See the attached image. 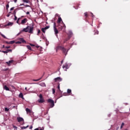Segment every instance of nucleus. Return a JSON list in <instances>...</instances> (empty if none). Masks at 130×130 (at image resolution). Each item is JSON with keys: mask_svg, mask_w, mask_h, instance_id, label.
<instances>
[{"mask_svg": "<svg viewBox=\"0 0 130 130\" xmlns=\"http://www.w3.org/2000/svg\"><path fill=\"white\" fill-rule=\"evenodd\" d=\"M68 64H65L62 66V69H65V70H68Z\"/></svg>", "mask_w": 130, "mask_h": 130, "instance_id": "13", "label": "nucleus"}, {"mask_svg": "<svg viewBox=\"0 0 130 130\" xmlns=\"http://www.w3.org/2000/svg\"><path fill=\"white\" fill-rule=\"evenodd\" d=\"M48 102L49 103H50V107H51V108H52V107H53V106H54V101L53 100L49 99L48 100Z\"/></svg>", "mask_w": 130, "mask_h": 130, "instance_id": "5", "label": "nucleus"}, {"mask_svg": "<svg viewBox=\"0 0 130 130\" xmlns=\"http://www.w3.org/2000/svg\"><path fill=\"white\" fill-rule=\"evenodd\" d=\"M30 129H32V128H33V126H30V127H29Z\"/></svg>", "mask_w": 130, "mask_h": 130, "instance_id": "47", "label": "nucleus"}, {"mask_svg": "<svg viewBox=\"0 0 130 130\" xmlns=\"http://www.w3.org/2000/svg\"><path fill=\"white\" fill-rule=\"evenodd\" d=\"M23 3H25L26 4H29L30 1L29 0H22Z\"/></svg>", "mask_w": 130, "mask_h": 130, "instance_id": "17", "label": "nucleus"}, {"mask_svg": "<svg viewBox=\"0 0 130 130\" xmlns=\"http://www.w3.org/2000/svg\"><path fill=\"white\" fill-rule=\"evenodd\" d=\"M1 35L2 36V37H4L5 39H7V37H6V36H5V35H4L3 34H1Z\"/></svg>", "mask_w": 130, "mask_h": 130, "instance_id": "31", "label": "nucleus"}, {"mask_svg": "<svg viewBox=\"0 0 130 130\" xmlns=\"http://www.w3.org/2000/svg\"><path fill=\"white\" fill-rule=\"evenodd\" d=\"M9 110H10V109H8V108H5V111H6L7 112H8V111H9Z\"/></svg>", "mask_w": 130, "mask_h": 130, "instance_id": "29", "label": "nucleus"}, {"mask_svg": "<svg viewBox=\"0 0 130 130\" xmlns=\"http://www.w3.org/2000/svg\"><path fill=\"white\" fill-rule=\"evenodd\" d=\"M7 51L8 53V52H12V49H8V50H7Z\"/></svg>", "mask_w": 130, "mask_h": 130, "instance_id": "32", "label": "nucleus"}, {"mask_svg": "<svg viewBox=\"0 0 130 130\" xmlns=\"http://www.w3.org/2000/svg\"><path fill=\"white\" fill-rule=\"evenodd\" d=\"M62 50V53L65 55H67L68 54V51H69V50L67 51V49H66L64 47L61 46H58L56 48V51H57V50Z\"/></svg>", "mask_w": 130, "mask_h": 130, "instance_id": "1", "label": "nucleus"}, {"mask_svg": "<svg viewBox=\"0 0 130 130\" xmlns=\"http://www.w3.org/2000/svg\"><path fill=\"white\" fill-rule=\"evenodd\" d=\"M62 21V19H61V17H59L57 21L58 24H60V22H61Z\"/></svg>", "mask_w": 130, "mask_h": 130, "instance_id": "14", "label": "nucleus"}, {"mask_svg": "<svg viewBox=\"0 0 130 130\" xmlns=\"http://www.w3.org/2000/svg\"><path fill=\"white\" fill-rule=\"evenodd\" d=\"M44 28L46 30H47V29H49V26H47L45 27Z\"/></svg>", "mask_w": 130, "mask_h": 130, "instance_id": "34", "label": "nucleus"}, {"mask_svg": "<svg viewBox=\"0 0 130 130\" xmlns=\"http://www.w3.org/2000/svg\"><path fill=\"white\" fill-rule=\"evenodd\" d=\"M16 44H21V42L19 41H18L16 42Z\"/></svg>", "mask_w": 130, "mask_h": 130, "instance_id": "36", "label": "nucleus"}, {"mask_svg": "<svg viewBox=\"0 0 130 130\" xmlns=\"http://www.w3.org/2000/svg\"><path fill=\"white\" fill-rule=\"evenodd\" d=\"M15 9V7H12L10 9V11H13Z\"/></svg>", "mask_w": 130, "mask_h": 130, "instance_id": "42", "label": "nucleus"}, {"mask_svg": "<svg viewBox=\"0 0 130 130\" xmlns=\"http://www.w3.org/2000/svg\"><path fill=\"white\" fill-rule=\"evenodd\" d=\"M25 7H29V5H26Z\"/></svg>", "mask_w": 130, "mask_h": 130, "instance_id": "59", "label": "nucleus"}, {"mask_svg": "<svg viewBox=\"0 0 130 130\" xmlns=\"http://www.w3.org/2000/svg\"><path fill=\"white\" fill-rule=\"evenodd\" d=\"M61 81H62V78L60 77H57L54 78L55 82H61Z\"/></svg>", "mask_w": 130, "mask_h": 130, "instance_id": "6", "label": "nucleus"}, {"mask_svg": "<svg viewBox=\"0 0 130 130\" xmlns=\"http://www.w3.org/2000/svg\"><path fill=\"white\" fill-rule=\"evenodd\" d=\"M20 6H24V4H21L20 5Z\"/></svg>", "mask_w": 130, "mask_h": 130, "instance_id": "55", "label": "nucleus"}, {"mask_svg": "<svg viewBox=\"0 0 130 130\" xmlns=\"http://www.w3.org/2000/svg\"><path fill=\"white\" fill-rule=\"evenodd\" d=\"M30 46H35V45L32 44H30Z\"/></svg>", "mask_w": 130, "mask_h": 130, "instance_id": "46", "label": "nucleus"}, {"mask_svg": "<svg viewBox=\"0 0 130 130\" xmlns=\"http://www.w3.org/2000/svg\"><path fill=\"white\" fill-rule=\"evenodd\" d=\"M17 0H14V3H17Z\"/></svg>", "mask_w": 130, "mask_h": 130, "instance_id": "57", "label": "nucleus"}, {"mask_svg": "<svg viewBox=\"0 0 130 130\" xmlns=\"http://www.w3.org/2000/svg\"><path fill=\"white\" fill-rule=\"evenodd\" d=\"M63 28H64V29H66V25H64V24L62 23L60 24H58V29L59 31H61V30H62Z\"/></svg>", "mask_w": 130, "mask_h": 130, "instance_id": "3", "label": "nucleus"}, {"mask_svg": "<svg viewBox=\"0 0 130 130\" xmlns=\"http://www.w3.org/2000/svg\"><path fill=\"white\" fill-rule=\"evenodd\" d=\"M11 87L13 89H16V88L15 87V86H14L13 85H11Z\"/></svg>", "mask_w": 130, "mask_h": 130, "instance_id": "45", "label": "nucleus"}, {"mask_svg": "<svg viewBox=\"0 0 130 130\" xmlns=\"http://www.w3.org/2000/svg\"><path fill=\"white\" fill-rule=\"evenodd\" d=\"M34 130H39V129L38 128H37L35 129Z\"/></svg>", "mask_w": 130, "mask_h": 130, "instance_id": "56", "label": "nucleus"}, {"mask_svg": "<svg viewBox=\"0 0 130 130\" xmlns=\"http://www.w3.org/2000/svg\"><path fill=\"white\" fill-rule=\"evenodd\" d=\"M91 17L92 18H94V14H93V13H91Z\"/></svg>", "mask_w": 130, "mask_h": 130, "instance_id": "43", "label": "nucleus"}, {"mask_svg": "<svg viewBox=\"0 0 130 130\" xmlns=\"http://www.w3.org/2000/svg\"><path fill=\"white\" fill-rule=\"evenodd\" d=\"M9 7H10V5L9 4H7L6 5V10H9Z\"/></svg>", "mask_w": 130, "mask_h": 130, "instance_id": "25", "label": "nucleus"}, {"mask_svg": "<svg viewBox=\"0 0 130 130\" xmlns=\"http://www.w3.org/2000/svg\"><path fill=\"white\" fill-rule=\"evenodd\" d=\"M84 16L85 17V20L88 18V12L84 13Z\"/></svg>", "mask_w": 130, "mask_h": 130, "instance_id": "19", "label": "nucleus"}, {"mask_svg": "<svg viewBox=\"0 0 130 130\" xmlns=\"http://www.w3.org/2000/svg\"><path fill=\"white\" fill-rule=\"evenodd\" d=\"M2 48H5V45H3Z\"/></svg>", "mask_w": 130, "mask_h": 130, "instance_id": "53", "label": "nucleus"}, {"mask_svg": "<svg viewBox=\"0 0 130 130\" xmlns=\"http://www.w3.org/2000/svg\"><path fill=\"white\" fill-rule=\"evenodd\" d=\"M66 41H68V39H66L64 42H66Z\"/></svg>", "mask_w": 130, "mask_h": 130, "instance_id": "58", "label": "nucleus"}, {"mask_svg": "<svg viewBox=\"0 0 130 130\" xmlns=\"http://www.w3.org/2000/svg\"><path fill=\"white\" fill-rule=\"evenodd\" d=\"M13 62H14V60H11L9 61L8 62H6V63L8 66H11V63H13Z\"/></svg>", "mask_w": 130, "mask_h": 130, "instance_id": "11", "label": "nucleus"}, {"mask_svg": "<svg viewBox=\"0 0 130 130\" xmlns=\"http://www.w3.org/2000/svg\"><path fill=\"white\" fill-rule=\"evenodd\" d=\"M57 89L58 90H60V87H59V83H58V86H57Z\"/></svg>", "mask_w": 130, "mask_h": 130, "instance_id": "40", "label": "nucleus"}, {"mask_svg": "<svg viewBox=\"0 0 130 130\" xmlns=\"http://www.w3.org/2000/svg\"><path fill=\"white\" fill-rule=\"evenodd\" d=\"M10 14H7V17H10Z\"/></svg>", "mask_w": 130, "mask_h": 130, "instance_id": "49", "label": "nucleus"}, {"mask_svg": "<svg viewBox=\"0 0 130 130\" xmlns=\"http://www.w3.org/2000/svg\"><path fill=\"white\" fill-rule=\"evenodd\" d=\"M20 42H21V44L22 43H26V41H25V40H24V39L23 38H20L19 39Z\"/></svg>", "mask_w": 130, "mask_h": 130, "instance_id": "9", "label": "nucleus"}, {"mask_svg": "<svg viewBox=\"0 0 130 130\" xmlns=\"http://www.w3.org/2000/svg\"><path fill=\"white\" fill-rule=\"evenodd\" d=\"M25 110L27 113H31V110H30L29 109L26 108Z\"/></svg>", "mask_w": 130, "mask_h": 130, "instance_id": "16", "label": "nucleus"}, {"mask_svg": "<svg viewBox=\"0 0 130 130\" xmlns=\"http://www.w3.org/2000/svg\"><path fill=\"white\" fill-rule=\"evenodd\" d=\"M40 130H43V129H40Z\"/></svg>", "mask_w": 130, "mask_h": 130, "instance_id": "62", "label": "nucleus"}, {"mask_svg": "<svg viewBox=\"0 0 130 130\" xmlns=\"http://www.w3.org/2000/svg\"><path fill=\"white\" fill-rule=\"evenodd\" d=\"M27 18H24L23 20L21 21V24L22 25H24L27 22Z\"/></svg>", "mask_w": 130, "mask_h": 130, "instance_id": "10", "label": "nucleus"}, {"mask_svg": "<svg viewBox=\"0 0 130 130\" xmlns=\"http://www.w3.org/2000/svg\"><path fill=\"white\" fill-rule=\"evenodd\" d=\"M39 98L38 101L39 103H44V102H45V101H44V99H43V96H42V94H40Z\"/></svg>", "mask_w": 130, "mask_h": 130, "instance_id": "4", "label": "nucleus"}, {"mask_svg": "<svg viewBox=\"0 0 130 130\" xmlns=\"http://www.w3.org/2000/svg\"><path fill=\"white\" fill-rule=\"evenodd\" d=\"M26 48H27V49H29V50H32V49L31 48V46L29 45H27Z\"/></svg>", "mask_w": 130, "mask_h": 130, "instance_id": "20", "label": "nucleus"}, {"mask_svg": "<svg viewBox=\"0 0 130 130\" xmlns=\"http://www.w3.org/2000/svg\"><path fill=\"white\" fill-rule=\"evenodd\" d=\"M14 127H15V128H17V126H14Z\"/></svg>", "mask_w": 130, "mask_h": 130, "instance_id": "61", "label": "nucleus"}, {"mask_svg": "<svg viewBox=\"0 0 130 130\" xmlns=\"http://www.w3.org/2000/svg\"><path fill=\"white\" fill-rule=\"evenodd\" d=\"M96 34L97 35H98V34H99V31H98V30H96V31H95V33H94V35H96Z\"/></svg>", "mask_w": 130, "mask_h": 130, "instance_id": "28", "label": "nucleus"}, {"mask_svg": "<svg viewBox=\"0 0 130 130\" xmlns=\"http://www.w3.org/2000/svg\"><path fill=\"white\" fill-rule=\"evenodd\" d=\"M0 52H3V53H8V51H0Z\"/></svg>", "mask_w": 130, "mask_h": 130, "instance_id": "24", "label": "nucleus"}, {"mask_svg": "<svg viewBox=\"0 0 130 130\" xmlns=\"http://www.w3.org/2000/svg\"><path fill=\"white\" fill-rule=\"evenodd\" d=\"M36 47L37 48H39V50H40V51H41V47H40V46H36Z\"/></svg>", "mask_w": 130, "mask_h": 130, "instance_id": "23", "label": "nucleus"}, {"mask_svg": "<svg viewBox=\"0 0 130 130\" xmlns=\"http://www.w3.org/2000/svg\"><path fill=\"white\" fill-rule=\"evenodd\" d=\"M53 94H54L55 93V89L54 88L52 89Z\"/></svg>", "mask_w": 130, "mask_h": 130, "instance_id": "38", "label": "nucleus"}, {"mask_svg": "<svg viewBox=\"0 0 130 130\" xmlns=\"http://www.w3.org/2000/svg\"><path fill=\"white\" fill-rule=\"evenodd\" d=\"M74 8H75V9L76 10H78V8H79V5H77V6H76H76H74Z\"/></svg>", "mask_w": 130, "mask_h": 130, "instance_id": "33", "label": "nucleus"}, {"mask_svg": "<svg viewBox=\"0 0 130 130\" xmlns=\"http://www.w3.org/2000/svg\"><path fill=\"white\" fill-rule=\"evenodd\" d=\"M29 14H30V12H26V15H29Z\"/></svg>", "mask_w": 130, "mask_h": 130, "instance_id": "48", "label": "nucleus"}, {"mask_svg": "<svg viewBox=\"0 0 130 130\" xmlns=\"http://www.w3.org/2000/svg\"><path fill=\"white\" fill-rule=\"evenodd\" d=\"M20 20V18H18V19L17 20V21H16V23L17 24H19V20Z\"/></svg>", "mask_w": 130, "mask_h": 130, "instance_id": "44", "label": "nucleus"}, {"mask_svg": "<svg viewBox=\"0 0 130 130\" xmlns=\"http://www.w3.org/2000/svg\"><path fill=\"white\" fill-rule=\"evenodd\" d=\"M29 127V125H27L26 126H22L21 127V128H22V129H25L27 128V127Z\"/></svg>", "mask_w": 130, "mask_h": 130, "instance_id": "22", "label": "nucleus"}, {"mask_svg": "<svg viewBox=\"0 0 130 130\" xmlns=\"http://www.w3.org/2000/svg\"><path fill=\"white\" fill-rule=\"evenodd\" d=\"M7 44H10V42H6Z\"/></svg>", "mask_w": 130, "mask_h": 130, "instance_id": "50", "label": "nucleus"}, {"mask_svg": "<svg viewBox=\"0 0 130 130\" xmlns=\"http://www.w3.org/2000/svg\"><path fill=\"white\" fill-rule=\"evenodd\" d=\"M14 17H15V18H14V20H15V21H17V16H16V15H14Z\"/></svg>", "mask_w": 130, "mask_h": 130, "instance_id": "37", "label": "nucleus"}, {"mask_svg": "<svg viewBox=\"0 0 130 130\" xmlns=\"http://www.w3.org/2000/svg\"><path fill=\"white\" fill-rule=\"evenodd\" d=\"M45 29L44 28H42V31L43 33H45Z\"/></svg>", "mask_w": 130, "mask_h": 130, "instance_id": "30", "label": "nucleus"}, {"mask_svg": "<svg viewBox=\"0 0 130 130\" xmlns=\"http://www.w3.org/2000/svg\"><path fill=\"white\" fill-rule=\"evenodd\" d=\"M123 125H124V123L122 122L121 124V125L120 126L121 129V128H122V127H123Z\"/></svg>", "mask_w": 130, "mask_h": 130, "instance_id": "27", "label": "nucleus"}, {"mask_svg": "<svg viewBox=\"0 0 130 130\" xmlns=\"http://www.w3.org/2000/svg\"><path fill=\"white\" fill-rule=\"evenodd\" d=\"M25 90H27V87H25Z\"/></svg>", "mask_w": 130, "mask_h": 130, "instance_id": "60", "label": "nucleus"}, {"mask_svg": "<svg viewBox=\"0 0 130 130\" xmlns=\"http://www.w3.org/2000/svg\"><path fill=\"white\" fill-rule=\"evenodd\" d=\"M13 22H9L7 25H5V26L7 27V26H12Z\"/></svg>", "mask_w": 130, "mask_h": 130, "instance_id": "15", "label": "nucleus"}, {"mask_svg": "<svg viewBox=\"0 0 130 130\" xmlns=\"http://www.w3.org/2000/svg\"><path fill=\"white\" fill-rule=\"evenodd\" d=\"M42 79V77L39 79H37V81L38 82V81H40Z\"/></svg>", "mask_w": 130, "mask_h": 130, "instance_id": "41", "label": "nucleus"}, {"mask_svg": "<svg viewBox=\"0 0 130 130\" xmlns=\"http://www.w3.org/2000/svg\"><path fill=\"white\" fill-rule=\"evenodd\" d=\"M67 92L68 94H71V93H72V90L70 89H68L67 90Z\"/></svg>", "mask_w": 130, "mask_h": 130, "instance_id": "21", "label": "nucleus"}, {"mask_svg": "<svg viewBox=\"0 0 130 130\" xmlns=\"http://www.w3.org/2000/svg\"><path fill=\"white\" fill-rule=\"evenodd\" d=\"M61 63H62V61H61Z\"/></svg>", "mask_w": 130, "mask_h": 130, "instance_id": "63", "label": "nucleus"}, {"mask_svg": "<svg viewBox=\"0 0 130 130\" xmlns=\"http://www.w3.org/2000/svg\"><path fill=\"white\" fill-rule=\"evenodd\" d=\"M61 97H62V95H61L60 96H59V97L58 98V99H59V98H61Z\"/></svg>", "mask_w": 130, "mask_h": 130, "instance_id": "54", "label": "nucleus"}, {"mask_svg": "<svg viewBox=\"0 0 130 130\" xmlns=\"http://www.w3.org/2000/svg\"><path fill=\"white\" fill-rule=\"evenodd\" d=\"M5 48H7V49H9V48H11V46H6Z\"/></svg>", "mask_w": 130, "mask_h": 130, "instance_id": "39", "label": "nucleus"}, {"mask_svg": "<svg viewBox=\"0 0 130 130\" xmlns=\"http://www.w3.org/2000/svg\"><path fill=\"white\" fill-rule=\"evenodd\" d=\"M40 32H41V31L40 30V29H38V34H37V35H39V34H40Z\"/></svg>", "mask_w": 130, "mask_h": 130, "instance_id": "35", "label": "nucleus"}, {"mask_svg": "<svg viewBox=\"0 0 130 130\" xmlns=\"http://www.w3.org/2000/svg\"><path fill=\"white\" fill-rule=\"evenodd\" d=\"M19 98H21L22 99H24V96H23V93H20V94H19Z\"/></svg>", "mask_w": 130, "mask_h": 130, "instance_id": "18", "label": "nucleus"}, {"mask_svg": "<svg viewBox=\"0 0 130 130\" xmlns=\"http://www.w3.org/2000/svg\"><path fill=\"white\" fill-rule=\"evenodd\" d=\"M17 120L18 121V122H21V121H24V119L21 117H19L17 118Z\"/></svg>", "mask_w": 130, "mask_h": 130, "instance_id": "8", "label": "nucleus"}, {"mask_svg": "<svg viewBox=\"0 0 130 130\" xmlns=\"http://www.w3.org/2000/svg\"><path fill=\"white\" fill-rule=\"evenodd\" d=\"M10 42V44H14V43H15V41H11Z\"/></svg>", "mask_w": 130, "mask_h": 130, "instance_id": "26", "label": "nucleus"}, {"mask_svg": "<svg viewBox=\"0 0 130 130\" xmlns=\"http://www.w3.org/2000/svg\"><path fill=\"white\" fill-rule=\"evenodd\" d=\"M3 88H4V89L6 90V91H10V88H9V87H8L7 85H5Z\"/></svg>", "mask_w": 130, "mask_h": 130, "instance_id": "12", "label": "nucleus"}, {"mask_svg": "<svg viewBox=\"0 0 130 130\" xmlns=\"http://www.w3.org/2000/svg\"><path fill=\"white\" fill-rule=\"evenodd\" d=\"M54 29L55 34H58V30H57V28H56V27L55 26V22L54 23Z\"/></svg>", "mask_w": 130, "mask_h": 130, "instance_id": "7", "label": "nucleus"}, {"mask_svg": "<svg viewBox=\"0 0 130 130\" xmlns=\"http://www.w3.org/2000/svg\"><path fill=\"white\" fill-rule=\"evenodd\" d=\"M33 81H34V82H37V80L34 79Z\"/></svg>", "mask_w": 130, "mask_h": 130, "instance_id": "51", "label": "nucleus"}, {"mask_svg": "<svg viewBox=\"0 0 130 130\" xmlns=\"http://www.w3.org/2000/svg\"><path fill=\"white\" fill-rule=\"evenodd\" d=\"M33 29H34V27L27 26L26 27L23 28L22 29V32H28V33H30V34H33Z\"/></svg>", "mask_w": 130, "mask_h": 130, "instance_id": "2", "label": "nucleus"}, {"mask_svg": "<svg viewBox=\"0 0 130 130\" xmlns=\"http://www.w3.org/2000/svg\"><path fill=\"white\" fill-rule=\"evenodd\" d=\"M14 16H15V15H16V11H14Z\"/></svg>", "mask_w": 130, "mask_h": 130, "instance_id": "52", "label": "nucleus"}]
</instances>
